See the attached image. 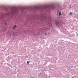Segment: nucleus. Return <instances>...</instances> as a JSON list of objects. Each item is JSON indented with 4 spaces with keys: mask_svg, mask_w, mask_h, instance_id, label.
I'll list each match as a JSON object with an SVG mask.
<instances>
[{
    "mask_svg": "<svg viewBox=\"0 0 78 78\" xmlns=\"http://www.w3.org/2000/svg\"><path fill=\"white\" fill-rule=\"evenodd\" d=\"M6 48H5V49H4V50H6Z\"/></svg>",
    "mask_w": 78,
    "mask_h": 78,
    "instance_id": "ddd939ff",
    "label": "nucleus"
},
{
    "mask_svg": "<svg viewBox=\"0 0 78 78\" xmlns=\"http://www.w3.org/2000/svg\"><path fill=\"white\" fill-rule=\"evenodd\" d=\"M51 9L58 10V9L56 8V7L55 5L53 4L51 5H45L42 7L34 6L33 7H27L25 8L23 7L15 8V13L19 12V10H21L22 11H24L25 9H29L30 11H37V10H39L40 11H44V10H46V11H50Z\"/></svg>",
    "mask_w": 78,
    "mask_h": 78,
    "instance_id": "f257e3e1",
    "label": "nucleus"
},
{
    "mask_svg": "<svg viewBox=\"0 0 78 78\" xmlns=\"http://www.w3.org/2000/svg\"><path fill=\"white\" fill-rule=\"evenodd\" d=\"M5 25H7V23H5Z\"/></svg>",
    "mask_w": 78,
    "mask_h": 78,
    "instance_id": "9d476101",
    "label": "nucleus"
},
{
    "mask_svg": "<svg viewBox=\"0 0 78 78\" xmlns=\"http://www.w3.org/2000/svg\"><path fill=\"white\" fill-rule=\"evenodd\" d=\"M4 21H5V22H6V20H4Z\"/></svg>",
    "mask_w": 78,
    "mask_h": 78,
    "instance_id": "2eb2a0df",
    "label": "nucleus"
},
{
    "mask_svg": "<svg viewBox=\"0 0 78 78\" xmlns=\"http://www.w3.org/2000/svg\"><path fill=\"white\" fill-rule=\"evenodd\" d=\"M4 10H8V9L6 7H5L4 8Z\"/></svg>",
    "mask_w": 78,
    "mask_h": 78,
    "instance_id": "39448f33",
    "label": "nucleus"
},
{
    "mask_svg": "<svg viewBox=\"0 0 78 78\" xmlns=\"http://www.w3.org/2000/svg\"><path fill=\"white\" fill-rule=\"evenodd\" d=\"M27 64H29V62L28 61L27 62Z\"/></svg>",
    "mask_w": 78,
    "mask_h": 78,
    "instance_id": "6e6552de",
    "label": "nucleus"
},
{
    "mask_svg": "<svg viewBox=\"0 0 78 78\" xmlns=\"http://www.w3.org/2000/svg\"><path fill=\"white\" fill-rule=\"evenodd\" d=\"M58 8H59V9L60 8V7H59V6H58Z\"/></svg>",
    "mask_w": 78,
    "mask_h": 78,
    "instance_id": "f8f14e48",
    "label": "nucleus"
},
{
    "mask_svg": "<svg viewBox=\"0 0 78 78\" xmlns=\"http://www.w3.org/2000/svg\"><path fill=\"white\" fill-rule=\"evenodd\" d=\"M28 62H31V61H28Z\"/></svg>",
    "mask_w": 78,
    "mask_h": 78,
    "instance_id": "9b49d317",
    "label": "nucleus"
},
{
    "mask_svg": "<svg viewBox=\"0 0 78 78\" xmlns=\"http://www.w3.org/2000/svg\"><path fill=\"white\" fill-rule=\"evenodd\" d=\"M55 25H56L57 27H61L62 26L61 24L58 21H55Z\"/></svg>",
    "mask_w": 78,
    "mask_h": 78,
    "instance_id": "7ed1b4c3",
    "label": "nucleus"
},
{
    "mask_svg": "<svg viewBox=\"0 0 78 78\" xmlns=\"http://www.w3.org/2000/svg\"><path fill=\"white\" fill-rule=\"evenodd\" d=\"M59 15L60 16H61V13H59Z\"/></svg>",
    "mask_w": 78,
    "mask_h": 78,
    "instance_id": "0eeeda50",
    "label": "nucleus"
},
{
    "mask_svg": "<svg viewBox=\"0 0 78 78\" xmlns=\"http://www.w3.org/2000/svg\"><path fill=\"white\" fill-rule=\"evenodd\" d=\"M45 34V35H47V34Z\"/></svg>",
    "mask_w": 78,
    "mask_h": 78,
    "instance_id": "4468645a",
    "label": "nucleus"
},
{
    "mask_svg": "<svg viewBox=\"0 0 78 78\" xmlns=\"http://www.w3.org/2000/svg\"><path fill=\"white\" fill-rule=\"evenodd\" d=\"M17 25H15L13 27V30H15L16 29V26Z\"/></svg>",
    "mask_w": 78,
    "mask_h": 78,
    "instance_id": "20e7f679",
    "label": "nucleus"
},
{
    "mask_svg": "<svg viewBox=\"0 0 78 78\" xmlns=\"http://www.w3.org/2000/svg\"><path fill=\"white\" fill-rule=\"evenodd\" d=\"M51 19L50 17H48L45 14L44 15L41 14L40 16L32 15L31 18H29L28 21L31 22H34V20H41L42 22L46 20V22L48 23V24H50V23H49L48 20H50Z\"/></svg>",
    "mask_w": 78,
    "mask_h": 78,
    "instance_id": "f03ea898",
    "label": "nucleus"
},
{
    "mask_svg": "<svg viewBox=\"0 0 78 78\" xmlns=\"http://www.w3.org/2000/svg\"><path fill=\"white\" fill-rule=\"evenodd\" d=\"M72 14H73V13H71V12L70 13V16H72Z\"/></svg>",
    "mask_w": 78,
    "mask_h": 78,
    "instance_id": "423d86ee",
    "label": "nucleus"
},
{
    "mask_svg": "<svg viewBox=\"0 0 78 78\" xmlns=\"http://www.w3.org/2000/svg\"><path fill=\"white\" fill-rule=\"evenodd\" d=\"M70 67H71V68H72L73 67V66H70Z\"/></svg>",
    "mask_w": 78,
    "mask_h": 78,
    "instance_id": "1a4fd4ad",
    "label": "nucleus"
}]
</instances>
